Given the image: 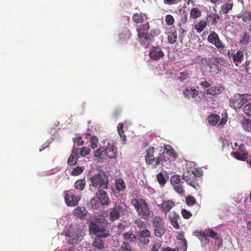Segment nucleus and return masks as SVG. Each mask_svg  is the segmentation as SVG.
<instances>
[{
    "label": "nucleus",
    "mask_w": 251,
    "mask_h": 251,
    "mask_svg": "<svg viewBox=\"0 0 251 251\" xmlns=\"http://www.w3.org/2000/svg\"><path fill=\"white\" fill-rule=\"evenodd\" d=\"M73 212L75 216L80 219H83L88 213L86 208L84 207H77L74 209Z\"/></svg>",
    "instance_id": "obj_15"
},
{
    "label": "nucleus",
    "mask_w": 251,
    "mask_h": 251,
    "mask_svg": "<svg viewBox=\"0 0 251 251\" xmlns=\"http://www.w3.org/2000/svg\"><path fill=\"white\" fill-rule=\"evenodd\" d=\"M181 214L183 218L186 219H189L192 216V214L190 211L186 210L185 209H183L181 210Z\"/></svg>",
    "instance_id": "obj_55"
},
{
    "label": "nucleus",
    "mask_w": 251,
    "mask_h": 251,
    "mask_svg": "<svg viewBox=\"0 0 251 251\" xmlns=\"http://www.w3.org/2000/svg\"><path fill=\"white\" fill-rule=\"evenodd\" d=\"M170 182L175 191L178 194H183L185 192L183 186V182L181 181L180 176L175 175L171 177Z\"/></svg>",
    "instance_id": "obj_6"
},
{
    "label": "nucleus",
    "mask_w": 251,
    "mask_h": 251,
    "mask_svg": "<svg viewBox=\"0 0 251 251\" xmlns=\"http://www.w3.org/2000/svg\"><path fill=\"white\" fill-rule=\"evenodd\" d=\"M140 44L145 48L149 47L151 41V35L148 34L138 36Z\"/></svg>",
    "instance_id": "obj_18"
},
{
    "label": "nucleus",
    "mask_w": 251,
    "mask_h": 251,
    "mask_svg": "<svg viewBox=\"0 0 251 251\" xmlns=\"http://www.w3.org/2000/svg\"><path fill=\"white\" fill-rule=\"evenodd\" d=\"M176 205L173 200L164 201L158 205L160 210L165 214L169 213L171 210Z\"/></svg>",
    "instance_id": "obj_11"
},
{
    "label": "nucleus",
    "mask_w": 251,
    "mask_h": 251,
    "mask_svg": "<svg viewBox=\"0 0 251 251\" xmlns=\"http://www.w3.org/2000/svg\"><path fill=\"white\" fill-rule=\"evenodd\" d=\"M126 187L125 182L122 178H119L116 180L115 185L116 193H119L121 191L124 190Z\"/></svg>",
    "instance_id": "obj_27"
},
{
    "label": "nucleus",
    "mask_w": 251,
    "mask_h": 251,
    "mask_svg": "<svg viewBox=\"0 0 251 251\" xmlns=\"http://www.w3.org/2000/svg\"><path fill=\"white\" fill-rule=\"evenodd\" d=\"M104 150L105 149L103 148H100L95 151L94 156L99 160V161H102L105 159L104 157L106 156V154Z\"/></svg>",
    "instance_id": "obj_25"
},
{
    "label": "nucleus",
    "mask_w": 251,
    "mask_h": 251,
    "mask_svg": "<svg viewBox=\"0 0 251 251\" xmlns=\"http://www.w3.org/2000/svg\"><path fill=\"white\" fill-rule=\"evenodd\" d=\"M125 209L120 205H115L111 209L109 213V219L113 222L118 220L120 216H123L125 214Z\"/></svg>",
    "instance_id": "obj_9"
},
{
    "label": "nucleus",
    "mask_w": 251,
    "mask_h": 251,
    "mask_svg": "<svg viewBox=\"0 0 251 251\" xmlns=\"http://www.w3.org/2000/svg\"><path fill=\"white\" fill-rule=\"evenodd\" d=\"M125 240L129 242H134L136 239V236L131 232H125L123 234Z\"/></svg>",
    "instance_id": "obj_34"
},
{
    "label": "nucleus",
    "mask_w": 251,
    "mask_h": 251,
    "mask_svg": "<svg viewBox=\"0 0 251 251\" xmlns=\"http://www.w3.org/2000/svg\"><path fill=\"white\" fill-rule=\"evenodd\" d=\"M157 180L162 186H164L166 183V180L162 173H159L156 175Z\"/></svg>",
    "instance_id": "obj_44"
},
{
    "label": "nucleus",
    "mask_w": 251,
    "mask_h": 251,
    "mask_svg": "<svg viewBox=\"0 0 251 251\" xmlns=\"http://www.w3.org/2000/svg\"><path fill=\"white\" fill-rule=\"evenodd\" d=\"M79 196H76L71 191L64 192V200L66 204L69 206H75L80 200Z\"/></svg>",
    "instance_id": "obj_7"
},
{
    "label": "nucleus",
    "mask_w": 251,
    "mask_h": 251,
    "mask_svg": "<svg viewBox=\"0 0 251 251\" xmlns=\"http://www.w3.org/2000/svg\"><path fill=\"white\" fill-rule=\"evenodd\" d=\"M183 94L186 98H189L190 97H191L192 98H194L198 95L199 92L195 89H186L183 91Z\"/></svg>",
    "instance_id": "obj_28"
},
{
    "label": "nucleus",
    "mask_w": 251,
    "mask_h": 251,
    "mask_svg": "<svg viewBox=\"0 0 251 251\" xmlns=\"http://www.w3.org/2000/svg\"><path fill=\"white\" fill-rule=\"evenodd\" d=\"M151 236L150 232L148 229H145L140 232L139 237L146 238Z\"/></svg>",
    "instance_id": "obj_56"
},
{
    "label": "nucleus",
    "mask_w": 251,
    "mask_h": 251,
    "mask_svg": "<svg viewBox=\"0 0 251 251\" xmlns=\"http://www.w3.org/2000/svg\"><path fill=\"white\" fill-rule=\"evenodd\" d=\"M79 149V157L82 156H85L89 154L91 151L90 149L86 147H83L81 149Z\"/></svg>",
    "instance_id": "obj_47"
},
{
    "label": "nucleus",
    "mask_w": 251,
    "mask_h": 251,
    "mask_svg": "<svg viewBox=\"0 0 251 251\" xmlns=\"http://www.w3.org/2000/svg\"><path fill=\"white\" fill-rule=\"evenodd\" d=\"M207 25V23L206 21H201L198 24L195 25V28L198 33H201L206 27Z\"/></svg>",
    "instance_id": "obj_32"
},
{
    "label": "nucleus",
    "mask_w": 251,
    "mask_h": 251,
    "mask_svg": "<svg viewBox=\"0 0 251 251\" xmlns=\"http://www.w3.org/2000/svg\"><path fill=\"white\" fill-rule=\"evenodd\" d=\"M242 126L246 131L251 132V124L249 120H246L243 121Z\"/></svg>",
    "instance_id": "obj_49"
},
{
    "label": "nucleus",
    "mask_w": 251,
    "mask_h": 251,
    "mask_svg": "<svg viewBox=\"0 0 251 251\" xmlns=\"http://www.w3.org/2000/svg\"><path fill=\"white\" fill-rule=\"evenodd\" d=\"M186 203L188 206H193L196 204V200L194 197L189 195L186 198Z\"/></svg>",
    "instance_id": "obj_48"
},
{
    "label": "nucleus",
    "mask_w": 251,
    "mask_h": 251,
    "mask_svg": "<svg viewBox=\"0 0 251 251\" xmlns=\"http://www.w3.org/2000/svg\"><path fill=\"white\" fill-rule=\"evenodd\" d=\"M168 219L175 228L176 229L180 228L179 221H180V217L179 214L175 212H172L169 214Z\"/></svg>",
    "instance_id": "obj_12"
},
{
    "label": "nucleus",
    "mask_w": 251,
    "mask_h": 251,
    "mask_svg": "<svg viewBox=\"0 0 251 251\" xmlns=\"http://www.w3.org/2000/svg\"><path fill=\"white\" fill-rule=\"evenodd\" d=\"M200 85L203 89H206L211 86V84L206 80L201 81L200 82Z\"/></svg>",
    "instance_id": "obj_59"
},
{
    "label": "nucleus",
    "mask_w": 251,
    "mask_h": 251,
    "mask_svg": "<svg viewBox=\"0 0 251 251\" xmlns=\"http://www.w3.org/2000/svg\"><path fill=\"white\" fill-rule=\"evenodd\" d=\"M179 79L180 81H183L189 76V73L188 71L183 72L180 73Z\"/></svg>",
    "instance_id": "obj_58"
},
{
    "label": "nucleus",
    "mask_w": 251,
    "mask_h": 251,
    "mask_svg": "<svg viewBox=\"0 0 251 251\" xmlns=\"http://www.w3.org/2000/svg\"><path fill=\"white\" fill-rule=\"evenodd\" d=\"M163 220V219L162 217L157 216L153 217L151 220V223L153 227H154L164 225Z\"/></svg>",
    "instance_id": "obj_30"
},
{
    "label": "nucleus",
    "mask_w": 251,
    "mask_h": 251,
    "mask_svg": "<svg viewBox=\"0 0 251 251\" xmlns=\"http://www.w3.org/2000/svg\"><path fill=\"white\" fill-rule=\"evenodd\" d=\"M165 21L167 25H172L175 21L173 16L171 15L168 14L166 16Z\"/></svg>",
    "instance_id": "obj_54"
},
{
    "label": "nucleus",
    "mask_w": 251,
    "mask_h": 251,
    "mask_svg": "<svg viewBox=\"0 0 251 251\" xmlns=\"http://www.w3.org/2000/svg\"><path fill=\"white\" fill-rule=\"evenodd\" d=\"M162 246V241L156 240L153 242L151 251H158Z\"/></svg>",
    "instance_id": "obj_46"
},
{
    "label": "nucleus",
    "mask_w": 251,
    "mask_h": 251,
    "mask_svg": "<svg viewBox=\"0 0 251 251\" xmlns=\"http://www.w3.org/2000/svg\"><path fill=\"white\" fill-rule=\"evenodd\" d=\"M80 230L75 226H72L68 229L67 236L68 237L69 243L72 245L76 243L80 240Z\"/></svg>",
    "instance_id": "obj_5"
},
{
    "label": "nucleus",
    "mask_w": 251,
    "mask_h": 251,
    "mask_svg": "<svg viewBox=\"0 0 251 251\" xmlns=\"http://www.w3.org/2000/svg\"><path fill=\"white\" fill-rule=\"evenodd\" d=\"M149 24L148 22L142 25L137 29L138 36H144V35L148 34L147 32L149 29Z\"/></svg>",
    "instance_id": "obj_24"
},
{
    "label": "nucleus",
    "mask_w": 251,
    "mask_h": 251,
    "mask_svg": "<svg viewBox=\"0 0 251 251\" xmlns=\"http://www.w3.org/2000/svg\"><path fill=\"white\" fill-rule=\"evenodd\" d=\"M120 251H132V250L129 243L124 242L121 247Z\"/></svg>",
    "instance_id": "obj_50"
},
{
    "label": "nucleus",
    "mask_w": 251,
    "mask_h": 251,
    "mask_svg": "<svg viewBox=\"0 0 251 251\" xmlns=\"http://www.w3.org/2000/svg\"><path fill=\"white\" fill-rule=\"evenodd\" d=\"M154 234L157 237H161L165 232L164 225L154 227Z\"/></svg>",
    "instance_id": "obj_43"
},
{
    "label": "nucleus",
    "mask_w": 251,
    "mask_h": 251,
    "mask_svg": "<svg viewBox=\"0 0 251 251\" xmlns=\"http://www.w3.org/2000/svg\"><path fill=\"white\" fill-rule=\"evenodd\" d=\"M99 200L102 205H108L109 200L107 193L103 190H99L97 194Z\"/></svg>",
    "instance_id": "obj_17"
},
{
    "label": "nucleus",
    "mask_w": 251,
    "mask_h": 251,
    "mask_svg": "<svg viewBox=\"0 0 251 251\" xmlns=\"http://www.w3.org/2000/svg\"><path fill=\"white\" fill-rule=\"evenodd\" d=\"M201 15V12L198 8H193L190 11V17L196 19L199 18Z\"/></svg>",
    "instance_id": "obj_38"
},
{
    "label": "nucleus",
    "mask_w": 251,
    "mask_h": 251,
    "mask_svg": "<svg viewBox=\"0 0 251 251\" xmlns=\"http://www.w3.org/2000/svg\"><path fill=\"white\" fill-rule=\"evenodd\" d=\"M79 158V149H77L74 147L72 153L70 155L68 159V163L70 165H75L78 159Z\"/></svg>",
    "instance_id": "obj_14"
},
{
    "label": "nucleus",
    "mask_w": 251,
    "mask_h": 251,
    "mask_svg": "<svg viewBox=\"0 0 251 251\" xmlns=\"http://www.w3.org/2000/svg\"><path fill=\"white\" fill-rule=\"evenodd\" d=\"M196 233L198 236L205 238H206L207 237H215V236L217 235V232L210 228L205 229L203 231H197Z\"/></svg>",
    "instance_id": "obj_16"
},
{
    "label": "nucleus",
    "mask_w": 251,
    "mask_h": 251,
    "mask_svg": "<svg viewBox=\"0 0 251 251\" xmlns=\"http://www.w3.org/2000/svg\"><path fill=\"white\" fill-rule=\"evenodd\" d=\"M83 171L82 167L78 166L75 168L71 172V175L72 176H78L81 174Z\"/></svg>",
    "instance_id": "obj_51"
},
{
    "label": "nucleus",
    "mask_w": 251,
    "mask_h": 251,
    "mask_svg": "<svg viewBox=\"0 0 251 251\" xmlns=\"http://www.w3.org/2000/svg\"><path fill=\"white\" fill-rule=\"evenodd\" d=\"M182 179L188 185L193 187L196 190L199 189L198 180L196 174L193 171H188L184 172L182 175Z\"/></svg>",
    "instance_id": "obj_4"
},
{
    "label": "nucleus",
    "mask_w": 251,
    "mask_h": 251,
    "mask_svg": "<svg viewBox=\"0 0 251 251\" xmlns=\"http://www.w3.org/2000/svg\"><path fill=\"white\" fill-rule=\"evenodd\" d=\"M164 159L163 157L161 156L155 157L151 160H150V161H149V162L147 164L152 165L154 167H156Z\"/></svg>",
    "instance_id": "obj_40"
},
{
    "label": "nucleus",
    "mask_w": 251,
    "mask_h": 251,
    "mask_svg": "<svg viewBox=\"0 0 251 251\" xmlns=\"http://www.w3.org/2000/svg\"><path fill=\"white\" fill-rule=\"evenodd\" d=\"M220 19V17L218 14L212 13L208 15L207 20L210 25H216Z\"/></svg>",
    "instance_id": "obj_23"
},
{
    "label": "nucleus",
    "mask_w": 251,
    "mask_h": 251,
    "mask_svg": "<svg viewBox=\"0 0 251 251\" xmlns=\"http://www.w3.org/2000/svg\"><path fill=\"white\" fill-rule=\"evenodd\" d=\"M232 156L233 157L236 158L237 160L245 161H246L249 155L248 152H239L238 151H235L232 153Z\"/></svg>",
    "instance_id": "obj_26"
},
{
    "label": "nucleus",
    "mask_w": 251,
    "mask_h": 251,
    "mask_svg": "<svg viewBox=\"0 0 251 251\" xmlns=\"http://www.w3.org/2000/svg\"><path fill=\"white\" fill-rule=\"evenodd\" d=\"M106 156L109 158H115L117 157L118 150L113 144H108L105 148Z\"/></svg>",
    "instance_id": "obj_13"
},
{
    "label": "nucleus",
    "mask_w": 251,
    "mask_h": 251,
    "mask_svg": "<svg viewBox=\"0 0 251 251\" xmlns=\"http://www.w3.org/2000/svg\"><path fill=\"white\" fill-rule=\"evenodd\" d=\"M220 120V116L217 114H212L209 116L208 122L210 125L215 126Z\"/></svg>",
    "instance_id": "obj_36"
},
{
    "label": "nucleus",
    "mask_w": 251,
    "mask_h": 251,
    "mask_svg": "<svg viewBox=\"0 0 251 251\" xmlns=\"http://www.w3.org/2000/svg\"><path fill=\"white\" fill-rule=\"evenodd\" d=\"M215 239V244L219 247H221L223 245V239L218 236V233L215 236V237H212Z\"/></svg>",
    "instance_id": "obj_57"
},
{
    "label": "nucleus",
    "mask_w": 251,
    "mask_h": 251,
    "mask_svg": "<svg viewBox=\"0 0 251 251\" xmlns=\"http://www.w3.org/2000/svg\"><path fill=\"white\" fill-rule=\"evenodd\" d=\"M85 184L84 179H78L75 183L74 187L76 189L82 191L84 189Z\"/></svg>",
    "instance_id": "obj_37"
},
{
    "label": "nucleus",
    "mask_w": 251,
    "mask_h": 251,
    "mask_svg": "<svg viewBox=\"0 0 251 251\" xmlns=\"http://www.w3.org/2000/svg\"><path fill=\"white\" fill-rule=\"evenodd\" d=\"M177 39V33L176 31L169 33L168 36V42L170 44H174Z\"/></svg>",
    "instance_id": "obj_41"
},
{
    "label": "nucleus",
    "mask_w": 251,
    "mask_h": 251,
    "mask_svg": "<svg viewBox=\"0 0 251 251\" xmlns=\"http://www.w3.org/2000/svg\"><path fill=\"white\" fill-rule=\"evenodd\" d=\"M131 204L134 206L138 215L142 219L148 220L153 216V212L150 209L148 203L144 199H133Z\"/></svg>",
    "instance_id": "obj_1"
},
{
    "label": "nucleus",
    "mask_w": 251,
    "mask_h": 251,
    "mask_svg": "<svg viewBox=\"0 0 251 251\" xmlns=\"http://www.w3.org/2000/svg\"><path fill=\"white\" fill-rule=\"evenodd\" d=\"M251 100V95L250 94H236L229 100L230 106L235 109L240 108Z\"/></svg>",
    "instance_id": "obj_2"
},
{
    "label": "nucleus",
    "mask_w": 251,
    "mask_h": 251,
    "mask_svg": "<svg viewBox=\"0 0 251 251\" xmlns=\"http://www.w3.org/2000/svg\"><path fill=\"white\" fill-rule=\"evenodd\" d=\"M118 131L120 137L122 138L123 141L125 142L126 140V136L125 134L123 129L119 130Z\"/></svg>",
    "instance_id": "obj_63"
},
{
    "label": "nucleus",
    "mask_w": 251,
    "mask_h": 251,
    "mask_svg": "<svg viewBox=\"0 0 251 251\" xmlns=\"http://www.w3.org/2000/svg\"><path fill=\"white\" fill-rule=\"evenodd\" d=\"M139 240L141 243H142L144 245H147L150 242V240L145 238L139 237Z\"/></svg>",
    "instance_id": "obj_64"
},
{
    "label": "nucleus",
    "mask_w": 251,
    "mask_h": 251,
    "mask_svg": "<svg viewBox=\"0 0 251 251\" xmlns=\"http://www.w3.org/2000/svg\"><path fill=\"white\" fill-rule=\"evenodd\" d=\"M147 17L142 13H136L132 16V20L136 24H141L147 20Z\"/></svg>",
    "instance_id": "obj_19"
},
{
    "label": "nucleus",
    "mask_w": 251,
    "mask_h": 251,
    "mask_svg": "<svg viewBox=\"0 0 251 251\" xmlns=\"http://www.w3.org/2000/svg\"><path fill=\"white\" fill-rule=\"evenodd\" d=\"M207 65L209 68V72L212 75L217 74L220 71L217 61L213 62L212 61L208 60Z\"/></svg>",
    "instance_id": "obj_20"
},
{
    "label": "nucleus",
    "mask_w": 251,
    "mask_h": 251,
    "mask_svg": "<svg viewBox=\"0 0 251 251\" xmlns=\"http://www.w3.org/2000/svg\"><path fill=\"white\" fill-rule=\"evenodd\" d=\"M163 2L168 5H174L177 3L176 0H163Z\"/></svg>",
    "instance_id": "obj_62"
},
{
    "label": "nucleus",
    "mask_w": 251,
    "mask_h": 251,
    "mask_svg": "<svg viewBox=\"0 0 251 251\" xmlns=\"http://www.w3.org/2000/svg\"><path fill=\"white\" fill-rule=\"evenodd\" d=\"M244 59V54L242 50H238L234 53L232 60L233 62H241Z\"/></svg>",
    "instance_id": "obj_33"
},
{
    "label": "nucleus",
    "mask_w": 251,
    "mask_h": 251,
    "mask_svg": "<svg viewBox=\"0 0 251 251\" xmlns=\"http://www.w3.org/2000/svg\"><path fill=\"white\" fill-rule=\"evenodd\" d=\"M251 41V37L249 34L247 32H244L241 39L239 41L240 44L242 45H246Z\"/></svg>",
    "instance_id": "obj_35"
},
{
    "label": "nucleus",
    "mask_w": 251,
    "mask_h": 251,
    "mask_svg": "<svg viewBox=\"0 0 251 251\" xmlns=\"http://www.w3.org/2000/svg\"><path fill=\"white\" fill-rule=\"evenodd\" d=\"M233 4L230 3H226L224 4L221 6V10L223 14H227L230 10H231L233 7Z\"/></svg>",
    "instance_id": "obj_39"
},
{
    "label": "nucleus",
    "mask_w": 251,
    "mask_h": 251,
    "mask_svg": "<svg viewBox=\"0 0 251 251\" xmlns=\"http://www.w3.org/2000/svg\"><path fill=\"white\" fill-rule=\"evenodd\" d=\"M164 55L162 49L159 46L152 47L150 50V57L153 60H158L160 58L164 57Z\"/></svg>",
    "instance_id": "obj_10"
},
{
    "label": "nucleus",
    "mask_w": 251,
    "mask_h": 251,
    "mask_svg": "<svg viewBox=\"0 0 251 251\" xmlns=\"http://www.w3.org/2000/svg\"><path fill=\"white\" fill-rule=\"evenodd\" d=\"M90 182L93 186L106 189L107 187L108 180L104 175L97 174L90 178Z\"/></svg>",
    "instance_id": "obj_3"
},
{
    "label": "nucleus",
    "mask_w": 251,
    "mask_h": 251,
    "mask_svg": "<svg viewBox=\"0 0 251 251\" xmlns=\"http://www.w3.org/2000/svg\"><path fill=\"white\" fill-rule=\"evenodd\" d=\"M243 111L245 114L251 116V103L247 104L244 106Z\"/></svg>",
    "instance_id": "obj_53"
},
{
    "label": "nucleus",
    "mask_w": 251,
    "mask_h": 251,
    "mask_svg": "<svg viewBox=\"0 0 251 251\" xmlns=\"http://www.w3.org/2000/svg\"><path fill=\"white\" fill-rule=\"evenodd\" d=\"M102 227V226H100L99 225L92 221L89 223V230L91 233L95 234Z\"/></svg>",
    "instance_id": "obj_29"
},
{
    "label": "nucleus",
    "mask_w": 251,
    "mask_h": 251,
    "mask_svg": "<svg viewBox=\"0 0 251 251\" xmlns=\"http://www.w3.org/2000/svg\"><path fill=\"white\" fill-rule=\"evenodd\" d=\"M208 41L214 45L217 48L222 50L225 48V44L220 39L218 34L215 31H211L207 38Z\"/></svg>",
    "instance_id": "obj_8"
},
{
    "label": "nucleus",
    "mask_w": 251,
    "mask_h": 251,
    "mask_svg": "<svg viewBox=\"0 0 251 251\" xmlns=\"http://www.w3.org/2000/svg\"><path fill=\"white\" fill-rule=\"evenodd\" d=\"M154 148L153 147H150L147 151V152L145 155V156H150L151 157L152 155L154 154Z\"/></svg>",
    "instance_id": "obj_61"
},
{
    "label": "nucleus",
    "mask_w": 251,
    "mask_h": 251,
    "mask_svg": "<svg viewBox=\"0 0 251 251\" xmlns=\"http://www.w3.org/2000/svg\"><path fill=\"white\" fill-rule=\"evenodd\" d=\"M74 144L79 146L84 144V141L82 140V138L81 137H78L75 139Z\"/></svg>",
    "instance_id": "obj_60"
},
{
    "label": "nucleus",
    "mask_w": 251,
    "mask_h": 251,
    "mask_svg": "<svg viewBox=\"0 0 251 251\" xmlns=\"http://www.w3.org/2000/svg\"><path fill=\"white\" fill-rule=\"evenodd\" d=\"M90 142L91 143V147L93 149H96L98 147V144L99 142V140L97 137L95 135H93L90 138Z\"/></svg>",
    "instance_id": "obj_45"
},
{
    "label": "nucleus",
    "mask_w": 251,
    "mask_h": 251,
    "mask_svg": "<svg viewBox=\"0 0 251 251\" xmlns=\"http://www.w3.org/2000/svg\"><path fill=\"white\" fill-rule=\"evenodd\" d=\"M165 150L166 153L170 156L176 158L177 154L174 149L170 145H166L165 146Z\"/></svg>",
    "instance_id": "obj_42"
},
{
    "label": "nucleus",
    "mask_w": 251,
    "mask_h": 251,
    "mask_svg": "<svg viewBox=\"0 0 251 251\" xmlns=\"http://www.w3.org/2000/svg\"><path fill=\"white\" fill-rule=\"evenodd\" d=\"M223 89L222 87H211L206 90L205 93L210 95H218L222 93Z\"/></svg>",
    "instance_id": "obj_22"
},
{
    "label": "nucleus",
    "mask_w": 251,
    "mask_h": 251,
    "mask_svg": "<svg viewBox=\"0 0 251 251\" xmlns=\"http://www.w3.org/2000/svg\"><path fill=\"white\" fill-rule=\"evenodd\" d=\"M138 227L140 228H144L146 227V223L140 219H136L134 222Z\"/></svg>",
    "instance_id": "obj_52"
},
{
    "label": "nucleus",
    "mask_w": 251,
    "mask_h": 251,
    "mask_svg": "<svg viewBox=\"0 0 251 251\" xmlns=\"http://www.w3.org/2000/svg\"><path fill=\"white\" fill-rule=\"evenodd\" d=\"M94 251H104L103 241L99 238H96L93 243Z\"/></svg>",
    "instance_id": "obj_21"
},
{
    "label": "nucleus",
    "mask_w": 251,
    "mask_h": 251,
    "mask_svg": "<svg viewBox=\"0 0 251 251\" xmlns=\"http://www.w3.org/2000/svg\"><path fill=\"white\" fill-rule=\"evenodd\" d=\"M94 234L99 238L108 237L109 236V231L103 227L100 228Z\"/></svg>",
    "instance_id": "obj_31"
}]
</instances>
